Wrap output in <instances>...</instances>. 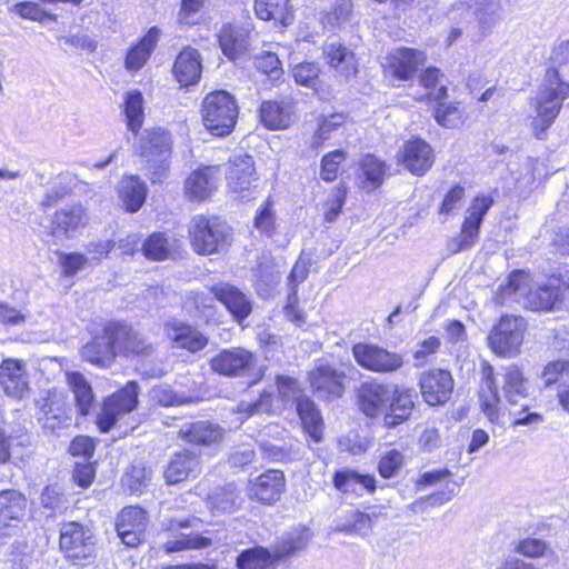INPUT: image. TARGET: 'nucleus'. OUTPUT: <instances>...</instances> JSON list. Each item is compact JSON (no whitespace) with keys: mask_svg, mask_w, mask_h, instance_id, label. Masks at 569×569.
<instances>
[{"mask_svg":"<svg viewBox=\"0 0 569 569\" xmlns=\"http://www.w3.org/2000/svg\"><path fill=\"white\" fill-rule=\"evenodd\" d=\"M560 297L559 279L549 278L546 283L533 287L528 273L515 271L509 276L507 284L500 288L497 301L500 305L517 302L532 311H549Z\"/></svg>","mask_w":569,"mask_h":569,"instance_id":"obj_1","label":"nucleus"},{"mask_svg":"<svg viewBox=\"0 0 569 569\" xmlns=\"http://www.w3.org/2000/svg\"><path fill=\"white\" fill-rule=\"evenodd\" d=\"M568 98V83L562 82L561 84L543 77L536 96L529 102L530 107L535 110V116L530 120V129L535 138L539 140L546 139L548 129L556 121L563 101Z\"/></svg>","mask_w":569,"mask_h":569,"instance_id":"obj_2","label":"nucleus"},{"mask_svg":"<svg viewBox=\"0 0 569 569\" xmlns=\"http://www.w3.org/2000/svg\"><path fill=\"white\" fill-rule=\"evenodd\" d=\"M201 116L206 129L216 137L232 132L238 119L234 98L224 90L208 93L201 103Z\"/></svg>","mask_w":569,"mask_h":569,"instance_id":"obj_3","label":"nucleus"},{"mask_svg":"<svg viewBox=\"0 0 569 569\" xmlns=\"http://www.w3.org/2000/svg\"><path fill=\"white\" fill-rule=\"evenodd\" d=\"M193 250L199 254H212L223 250L229 242V227L217 218L197 216L189 228Z\"/></svg>","mask_w":569,"mask_h":569,"instance_id":"obj_4","label":"nucleus"},{"mask_svg":"<svg viewBox=\"0 0 569 569\" xmlns=\"http://www.w3.org/2000/svg\"><path fill=\"white\" fill-rule=\"evenodd\" d=\"M59 546L66 558L74 562L88 560L96 552V539L92 531L76 521L61 525Z\"/></svg>","mask_w":569,"mask_h":569,"instance_id":"obj_5","label":"nucleus"},{"mask_svg":"<svg viewBox=\"0 0 569 569\" xmlns=\"http://www.w3.org/2000/svg\"><path fill=\"white\" fill-rule=\"evenodd\" d=\"M171 137L163 130H146L139 141L140 156L148 163L152 181L159 180L171 154Z\"/></svg>","mask_w":569,"mask_h":569,"instance_id":"obj_6","label":"nucleus"},{"mask_svg":"<svg viewBox=\"0 0 569 569\" xmlns=\"http://www.w3.org/2000/svg\"><path fill=\"white\" fill-rule=\"evenodd\" d=\"M352 356L361 368L376 373L396 372L405 363L402 355L372 343H356Z\"/></svg>","mask_w":569,"mask_h":569,"instance_id":"obj_7","label":"nucleus"},{"mask_svg":"<svg viewBox=\"0 0 569 569\" xmlns=\"http://www.w3.org/2000/svg\"><path fill=\"white\" fill-rule=\"evenodd\" d=\"M138 393V383L129 381L121 390L104 400L101 412L97 418V425L101 432H108L116 425L119 417L137 408Z\"/></svg>","mask_w":569,"mask_h":569,"instance_id":"obj_8","label":"nucleus"},{"mask_svg":"<svg viewBox=\"0 0 569 569\" xmlns=\"http://www.w3.org/2000/svg\"><path fill=\"white\" fill-rule=\"evenodd\" d=\"M523 318L505 315L489 336L491 349L499 356H512L519 351L523 340Z\"/></svg>","mask_w":569,"mask_h":569,"instance_id":"obj_9","label":"nucleus"},{"mask_svg":"<svg viewBox=\"0 0 569 569\" xmlns=\"http://www.w3.org/2000/svg\"><path fill=\"white\" fill-rule=\"evenodd\" d=\"M256 356L243 348H231L220 351L211 359V368L227 377H244L253 368Z\"/></svg>","mask_w":569,"mask_h":569,"instance_id":"obj_10","label":"nucleus"},{"mask_svg":"<svg viewBox=\"0 0 569 569\" xmlns=\"http://www.w3.org/2000/svg\"><path fill=\"white\" fill-rule=\"evenodd\" d=\"M313 393L321 399L340 398L345 392V373L328 363H320L309 372Z\"/></svg>","mask_w":569,"mask_h":569,"instance_id":"obj_11","label":"nucleus"},{"mask_svg":"<svg viewBox=\"0 0 569 569\" xmlns=\"http://www.w3.org/2000/svg\"><path fill=\"white\" fill-rule=\"evenodd\" d=\"M421 395L430 406H439L447 402L453 391V379L449 371L432 369L420 375Z\"/></svg>","mask_w":569,"mask_h":569,"instance_id":"obj_12","label":"nucleus"},{"mask_svg":"<svg viewBox=\"0 0 569 569\" xmlns=\"http://www.w3.org/2000/svg\"><path fill=\"white\" fill-rule=\"evenodd\" d=\"M27 511L24 495L14 489L0 492V536L14 533Z\"/></svg>","mask_w":569,"mask_h":569,"instance_id":"obj_13","label":"nucleus"},{"mask_svg":"<svg viewBox=\"0 0 569 569\" xmlns=\"http://www.w3.org/2000/svg\"><path fill=\"white\" fill-rule=\"evenodd\" d=\"M114 335L111 322L104 326L100 335L94 336L81 348V357L100 368L110 367L116 358Z\"/></svg>","mask_w":569,"mask_h":569,"instance_id":"obj_14","label":"nucleus"},{"mask_svg":"<svg viewBox=\"0 0 569 569\" xmlns=\"http://www.w3.org/2000/svg\"><path fill=\"white\" fill-rule=\"evenodd\" d=\"M284 489L286 479L283 472L271 469L249 481L248 496L252 500L270 505L280 499Z\"/></svg>","mask_w":569,"mask_h":569,"instance_id":"obj_15","label":"nucleus"},{"mask_svg":"<svg viewBox=\"0 0 569 569\" xmlns=\"http://www.w3.org/2000/svg\"><path fill=\"white\" fill-rule=\"evenodd\" d=\"M88 223V216L81 204L57 210L50 221V233L60 240L73 238Z\"/></svg>","mask_w":569,"mask_h":569,"instance_id":"obj_16","label":"nucleus"},{"mask_svg":"<svg viewBox=\"0 0 569 569\" xmlns=\"http://www.w3.org/2000/svg\"><path fill=\"white\" fill-rule=\"evenodd\" d=\"M37 405L42 413L40 420L44 429L54 431L70 425V408L61 392L54 389L48 390L46 396L37 401Z\"/></svg>","mask_w":569,"mask_h":569,"instance_id":"obj_17","label":"nucleus"},{"mask_svg":"<svg viewBox=\"0 0 569 569\" xmlns=\"http://www.w3.org/2000/svg\"><path fill=\"white\" fill-rule=\"evenodd\" d=\"M147 526V512L137 506L122 509L117 518V532L128 547H136L141 542Z\"/></svg>","mask_w":569,"mask_h":569,"instance_id":"obj_18","label":"nucleus"},{"mask_svg":"<svg viewBox=\"0 0 569 569\" xmlns=\"http://www.w3.org/2000/svg\"><path fill=\"white\" fill-rule=\"evenodd\" d=\"M422 51L412 48H397L387 57V72L400 81L410 80L425 63Z\"/></svg>","mask_w":569,"mask_h":569,"instance_id":"obj_19","label":"nucleus"},{"mask_svg":"<svg viewBox=\"0 0 569 569\" xmlns=\"http://www.w3.org/2000/svg\"><path fill=\"white\" fill-rule=\"evenodd\" d=\"M391 390L387 385L370 381L363 382L358 390L360 410L370 418H375L388 411Z\"/></svg>","mask_w":569,"mask_h":569,"instance_id":"obj_20","label":"nucleus"},{"mask_svg":"<svg viewBox=\"0 0 569 569\" xmlns=\"http://www.w3.org/2000/svg\"><path fill=\"white\" fill-rule=\"evenodd\" d=\"M117 356H148L152 351V346L132 327L111 322Z\"/></svg>","mask_w":569,"mask_h":569,"instance_id":"obj_21","label":"nucleus"},{"mask_svg":"<svg viewBox=\"0 0 569 569\" xmlns=\"http://www.w3.org/2000/svg\"><path fill=\"white\" fill-rule=\"evenodd\" d=\"M0 383L8 396L22 399L29 391L24 363L17 359L3 360L0 365Z\"/></svg>","mask_w":569,"mask_h":569,"instance_id":"obj_22","label":"nucleus"},{"mask_svg":"<svg viewBox=\"0 0 569 569\" xmlns=\"http://www.w3.org/2000/svg\"><path fill=\"white\" fill-rule=\"evenodd\" d=\"M481 377L482 382L479 390L480 408L491 423H498L500 397L493 367L489 363H483Z\"/></svg>","mask_w":569,"mask_h":569,"instance_id":"obj_23","label":"nucleus"},{"mask_svg":"<svg viewBox=\"0 0 569 569\" xmlns=\"http://www.w3.org/2000/svg\"><path fill=\"white\" fill-rule=\"evenodd\" d=\"M400 159L411 173L421 176L432 166L433 151L425 140L417 138L403 146Z\"/></svg>","mask_w":569,"mask_h":569,"instance_id":"obj_24","label":"nucleus"},{"mask_svg":"<svg viewBox=\"0 0 569 569\" xmlns=\"http://www.w3.org/2000/svg\"><path fill=\"white\" fill-rule=\"evenodd\" d=\"M217 300L224 305L237 321L244 320L252 310L251 302L238 288L229 283H219L210 289Z\"/></svg>","mask_w":569,"mask_h":569,"instance_id":"obj_25","label":"nucleus"},{"mask_svg":"<svg viewBox=\"0 0 569 569\" xmlns=\"http://www.w3.org/2000/svg\"><path fill=\"white\" fill-rule=\"evenodd\" d=\"M200 467L199 455L190 450L177 452L164 470L166 481L169 485L182 482L189 477L197 476L200 472Z\"/></svg>","mask_w":569,"mask_h":569,"instance_id":"obj_26","label":"nucleus"},{"mask_svg":"<svg viewBox=\"0 0 569 569\" xmlns=\"http://www.w3.org/2000/svg\"><path fill=\"white\" fill-rule=\"evenodd\" d=\"M332 481L335 488L346 495L352 493L361 497L365 492L372 493L376 490V478L373 476L348 468L336 471Z\"/></svg>","mask_w":569,"mask_h":569,"instance_id":"obj_27","label":"nucleus"},{"mask_svg":"<svg viewBox=\"0 0 569 569\" xmlns=\"http://www.w3.org/2000/svg\"><path fill=\"white\" fill-rule=\"evenodd\" d=\"M202 72L201 57L197 49L187 47L177 57L173 73L182 86L196 84Z\"/></svg>","mask_w":569,"mask_h":569,"instance_id":"obj_28","label":"nucleus"},{"mask_svg":"<svg viewBox=\"0 0 569 569\" xmlns=\"http://www.w3.org/2000/svg\"><path fill=\"white\" fill-rule=\"evenodd\" d=\"M323 56L327 63L341 77L349 79L357 73L355 54L338 40L325 43Z\"/></svg>","mask_w":569,"mask_h":569,"instance_id":"obj_29","label":"nucleus"},{"mask_svg":"<svg viewBox=\"0 0 569 569\" xmlns=\"http://www.w3.org/2000/svg\"><path fill=\"white\" fill-rule=\"evenodd\" d=\"M416 393L413 390H391V399L389 401L388 411L383 417V425L387 428H393L407 420L413 409V399Z\"/></svg>","mask_w":569,"mask_h":569,"instance_id":"obj_30","label":"nucleus"},{"mask_svg":"<svg viewBox=\"0 0 569 569\" xmlns=\"http://www.w3.org/2000/svg\"><path fill=\"white\" fill-rule=\"evenodd\" d=\"M223 429L209 421L187 423L179 430V437L187 442L201 446L218 443L223 439Z\"/></svg>","mask_w":569,"mask_h":569,"instance_id":"obj_31","label":"nucleus"},{"mask_svg":"<svg viewBox=\"0 0 569 569\" xmlns=\"http://www.w3.org/2000/svg\"><path fill=\"white\" fill-rule=\"evenodd\" d=\"M217 169L206 167L192 172L186 180L184 189L190 200L202 201L217 188Z\"/></svg>","mask_w":569,"mask_h":569,"instance_id":"obj_32","label":"nucleus"},{"mask_svg":"<svg viewBox=\"0 0 569 569\" xmlns=\"http://www.w3.org/2000/svg\"><path fill=\"white\" fill-rule=\"evenodd\" d=\"M168 337L177 347L197 352L207 346V338L196 328L183 322H171L166 326Z\"/></svg>","mask_w":569,"mask_h":569,"instance_id":"obj_33","label":"nucleus"},{"mask_svg":"<svg viewBox=\"0 0 569 569\" xmlns=\"http://www.w3.org/2000/svg\"><path fill=\"white\" fill-rule=\"evenodd\" d=\"M160 33L158 27H152L136 46L130 48L126 57V68L129 71H138L147 63L158 43Z\"/></svg>","mask_w":569,"mask_h":569,"instance_id":"obj_34","label":"nucleus"},{"mask_svg":"<svg viewBox=\"0 0 569 569\" xmlns=\"http://www.w3.org/2000/svg\"><path fill=\"white\" fill-rule=\"evenodd\" d=\"M254 168L252 157L248 154L234 157L228 171V183L232 192L248 190L253 180Z\"/></svg>","mask_w":569,"mask_h":569,"instance_id":"obj_35","label":"nucleus"},{"mask_svg":"<svg viewBox=\"0 0 569 569\" xmlns=\"http://www.w3.org/2000/svg\"><path fill=\"white\" fill-rule=\"evenodd\" d=\"M219 44L226 57L236 60L248 50V31L236 26H224L219 33Z\"/></svg>","mask_w":569,"mask_h":569,"instance_id":"obj_36","label":"nucleus"},{"mask_svg":"<svg viewBox=\"0 0 569 569\" xmlns=\"http://www.w3.org/2000/svg\"><path fill=\"white\" fill-rule=\"evenodd\" d=\"M146 197V183L138 176H128L120 181L119 198L127 211H138L144 203Z\"/></svg>","mask_w":569,"mask_h":569,"instance_id":"obj_37","label":"nucleus"},{"mask_svg":"<svg viewBox=\"0 0 569 569\" xmlns=\"http://www.w3.org/2000/svg\"><path fill=\"white\" fill-rule=\"evenodd\" d=\"M502 390L508 403L517 405L521 399L528 396V381L522 371L517 366H510L503 369Z\"/></svg>","mask_w":569,"mask_h":569,"instance_id":"obj_38","label":"nucleus"},{"mask_svg":"<svg viewBox=\"0 0 569 569\" xmlns=\"http://www.w3.org/2000/svg\"><path fill=\"white\" fill-rule=\"evenodd\" d=\"M296 409L307 433L316 441L322 439V418L315 402L308 397L297 398Z\"/></svg>","mask_w":569,"mask_h":569,"instance_id":"obj_39","label":"nucleus"},{"mask_svg":"<svg viewBox=\"0 0 569 569\" xmlns=\"http://www.w3.org/2000/svg\"><path fill=\"white\" fill-rule=\"evenodd\" d=\"M260 119L268 129H286L291 122V108L283 102L264 101L260 107Z\"/></svg>","mask_w":569,"mask_h":569,"instance_id":"obj_40","label":"nucleus"},{"mask_svg":"<svg viewBox=\"0 0 569 569\" xmlns=\"http://www.w3.org/2000/svg\"><path fill=\"white\" fill-rule=\"evenodd\" d=\"M67 382L71 389L78 411L86 416L94 403V396L91 385L80 372H67Z\"/></svg>","mask_w":569,"mask_h":569,"instance_id":"obj_41","label":"nucleus"},{"mask_svg":"<svg viewBox=\"0 0 569 569\" xmlns=\"http://www.w3.org/2000/svg\"><path fill=\"white\" fill-rule=\"evenodd\" d=\"M360 187L370 192L379 188L386 174V164L372 154H366L360 161Z\"/></svg>","mask_w":569,"mask_h":569,"instance_id":"obj_42","label":"nucleus"},{"mask_svg":"<svg viewBox=\"0 0 569 569\" xmlns=\"http://www.w3.org/2000/svg\"><path fill=\"white\" fill-rule=\"evenodd\" d=\"M476 16L480 38L486 37L501 20V0H476Z\"/></svg>","mask_w":569,"mask_h":569,"instance_id":"obj_43","label":"nucleus"},{"mask_svg":"<svg viewBox=\"0 0 569 569\" xmlns=\"http://www.w3.org/2000/svg\"><path fill=\"white\" fill-rule=\"evenodd\" d=\"M254 12L264 21L274 20L283 26L291 23L289 0H256Z\"/></svg>","mask_w":569,"mask_h":569,"instance_id":"obj_44","label":"nucleus"},{"mask_svg":"<svg viewBox=\"0 0 569 569\" xmlns=\"http://www.w3.org/2000/svg\"><path fill=\"white\" fill-rule=\"evenodd\" d=\"M124 114L128 129L137 133L143 123V97L139 91L127 92L124 99Z\"/></svg>","mask_w":569,"mask_h":569,"instance_id":"obj_45","label":"nucleus"},{"mask_svg":"<svg viewBox=\"0 0 569 569\" xmlns=\"http://www.w3.org/2000/svg\"><path fill=\"white\" fill-rule=\"evenodd\" d=\"M373 526V518L361 511H352L347 521L338 522L335 531L346 535L367 536Z\"/></svg>","mask_w":569,"mask_h":569,"instance_id":"obj_46","label":"nucleus"},{"mask_svg":"<svg viewBox=\"0 0 569 569\" xmlns=\"http://www.w3.org/2000/svg\"><path fill=\"white\" fill-rule=\"evenodd\" d=\"M152 470L143 463H132L122 477V485L131 493H141L150 483Z\"/></svg>","mask_w":569,"mask_h":569,"instance_id":"obj_47","label":"nucleus"},{"mask_svg":"<svg viewBox=\"0 0 569 569\" xmlns=\"http://www.w3.org/2000/svg\"><path fill=\"white\" fill-rule=\"evenodd\" d=\"M170 239L163 232H154L142 243L143 254L151 260L161 261L171 252Z\"/></svg>","mask_w":569,"mask_h":569,"instance_id":"obj_48","label":"nucleus"},{"mask_svg":"<svg viewBox=\"0 0 569 569\" xmlns=\"http://www.w3.org/2000/svg\"><path fill=\"white\" fill-rule=\"evenodd\" d=\"M270 565L271 555L262 547L247 549L237 558L239 569H268Z\"/></svg>","mask_w":569,"mask_h":569,"instance_id":"obj_49","label":"nucleus"},{"mask_svg":"<svg viewBox=\"0 0 569 569\" xmlns=\"http://www.w3.org/2000/svg\"><path fill=\"white\" fill-rule=\"evenodd\" d=\"M480 226V223L465 218L459 236L449 242L450 250L459 252L470 249L478 240Z\"/></svg>","mask_w":569,"mask_h":569,"instance_id":"obj_50","label":"nucleus"},{"mask_svg":"<svg viewBox=\"0 0 569 569\" xmlns=\"http://www.w3.org/2000/svg\"><path fill=\"white\" fill-rule=\"evenodd\" d=\"M210 539L199 535L180 533L174 539H169L164 543L167 553H172L189 549H202L210 545Z\"/></svg>","mask_w":569,"mask_h":569,"instance_id":"obj_51","label":"nucleus"},{"mask_svg":"<svg viewBox=\"0 0 569 569\" xmlns=\"http://www.w3.org/2000/svg\"><path fill=\"white\" fill-rule=\"evenodd\" d=\"M440 70L437 68H428L420 77V83L426 88V96L433 100H443L447 97V87L441 83L442 78Z\"/></svg>","mask_w":569,"mask_h":569,"instance_id":"obj_52","label":"nucleus"},{"mask_svg":"<svg viewBox=\"0 0 569 569\" xmlns=\"http://www.w3.org/2000/svg\"><path fill=\"white\" fill-rule=\"evenodd\" d=\"M403 462L405 457L402 452L397 449H390L380 457L378 462L379 475L385 479L392 478L400 471Z\"/></svg>","mask_w":569,"mask_h":569,"instance_id":"obj_53","label":"nucleus"},{"mask_svg":"<svg viewBox=\"0 0 569 569\" xmlns=\"http://www.w3.org/2000/svg\"><path fill=\"white\" fill-rule=\"evenodd\" d=\"M435 109V118L437 122L446 128H456L461 123L462 112L452 103H446L437 100Z\"/></svg>","mask_w":569,"mask_h":569,"instance_id":"obj_54","label":"nucleus"},{"mask_svg":"<svg viewBox=\"0 0 569 569\" xmlns=\"http://www.w3.org/2000/svg\"><path fill=\"white\" fill-rule=\"evenodd\" d=\"M308 273H309L308 263L306 261L299 259L295 263V266L289 274V278H288L289 286H290V293L288 296V305L286 307L288 317L292 316L291 306L293 302L297 301V287L299 283H301L302 281H305L307 279Z\"/></svg>","mask_w":569,"mask_h":569,"instance_id":"obj_55","label":"nucleus"},{"mask_svg":"<svg viewBox=\"0 0 569 569\" xmlns=\"http://www.w3.org/2000/svg\"><path fill=\"white\" fill-rule=\"evenodd\" d=\"M345 121V116L341 113H333L323 118L311 139V147L317 149L330 137L331 131L340 127Z\"/></svg>","mask_w":569,"mask_h":569,"instance_id":"obj_56","label":"nucleus"},{"mask_svg":"<svg viewBox=\"0 0 569 569\" xmlns=\"http://www.w3.org/2000/svg\"><path fill=\"white\" fill-rule=\"evenodd\" d=\"M569 379V361L556 360L547 363L541 372V379L546 388Z\"/></svg>","mask_w":569,"mask_h":569,"instance_id":"obj_57","label":"nucleus"},{"mask_svg":"<svg viewBox=\"0 0 569 569\" xmlns=\"http://www.w3.org/2000/svg\"><path fill=\"white\" fill-rule=\"evenodd\" d=\"M210 502L214 509L227 512L231 511L236 505L238 496L233 486L216 489L209 496Z\"/></svg>","mask_w":569,"mask_h":569,"instance_id":"obj_58","label":"nucleus"},{"mask_svg":"<svg viewBox=\"0 0 569 569\" xmlns=\"http://www.w3.org/2000/svg\"><path fill=\"white\" fill-rule=\"evenodd\" d=\"M292 76L297 83L315 88L318 82L319 68L313 62L298 63L292 68Z\"/></svg>","mask_w":569,"mask_h":569,"instance_id":"obj_59","label":"nucleus"},{"mask_svg":"<svg viewBox=\"0 0 569 569\" xmlns=\"http://www.w3.org/2000/svg\"><path fill=\"white\" fill-rule=\"evenodd\" d=\"M271 410V393L264 391L260 395V398L253 402L241 401L237 406L236 412L242 415L244 419L252 417L253 415L261 412H269Z\"/></svg>","mask_w":569,"mask_h":569,"instance_id":"obj_60","label":"nucleus"},{"mask_svg":"<svg viewBox=\"0 0 569 569\" xmlns=\"http://www.w3.org/2000/svg\"><path fill=\"white\" fill-rule=\"evenodd\" d=\"M254 227L262 233L270 236L276 228V214L273 211V202L268 199L264 204L257 211L254 218Z\"/></svg>","mask_w":569,"mask_h":569,"instance_id":"obj_61","label":"nucleus"},{"mask_svg":"<svg viewBox=\"0 0 569 569\" xmlns=\"http://www.w3.org/2000/svg\"><path fill=\"white\" fill-rule=\"evenodd\" d=\"M256 68L262 73L269 74L272 79H278L281 74V62L273 52H263L254 58Z\"/></svg>","mask_w":569,"mask_h":569,"instance_id":"obj_62","label":"nucleus"},{"mask_svg":"<svg viewBox=\"0 0 569 569\" xmlns=\"http://www.w3.org/2000/svg\"><path fill=\"white\" fill-rule=\"evenodd\" d=\"M343 160L345 153L341 150H335L326 154L322 159L321 178L326 181H333L338 177Z\"/></svg>","mask_w":569,"mask_h":569,"instance_id":"obj_63","label":"nucleus"},{"mask_svg":"<svg viewBox=\"0 0 569 569\" xmlns=\"http://www.w3.org/2000/svg\"><path fill=\"white\" fill-rule=\"evenodd\" d=\"M493 204V199L491 196H477L472 199L468 210L466 219L475 221L476 223H482V220L491 206Z\"/></svg>","mask_w":569,"mask_h":569,"instance_id":"obj_64","label":"nucleus"}]
</instances>
